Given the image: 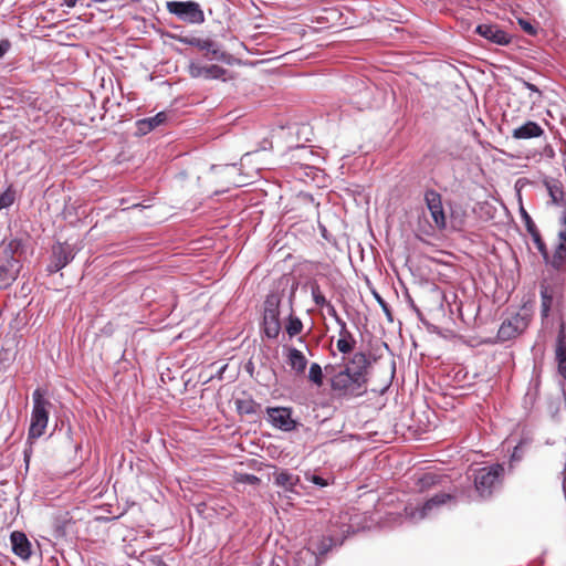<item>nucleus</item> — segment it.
<instances>
[{
	"mask_svg": "<svg viewBox=\"0 0 566 566\" xmlns=\"http://www.w3.org/2000/svg\"><path fill=\"white\" fill-rule=\"evenodd\" d=\"M370 360L363 352L355 353L343 366H326L331 389L338 397H361L368 389Z\"/></svg>",
	"mask_w": 566,
	"mask_h": 566,
	"instance_id": "f257e3e1",
	"label": "nucleus"
},
{
	"mask_svg": "<svg viewBox=\"0 0 566 566\" xmlns=\"http://www.w3.org/2000/svg\"><path fill=\"white\" fill-rule=\"evenodd\" d=\"M52 406V402L46 398V392L43 389L36 388L33 391L29 438L38 439L44 434Z\"/></svg>",
	"mask_w": 566,
	"mask_h": 566,
	"instance_id": "f03ea898",
	"label": "nucleus"
},
{
	"mask_svg": "<svg viewBox=\"0 0 566 566\" xmlns=\"http://www.w3.org/2000/svg\"><path fill=\"white\" fill-rule=\"evenodd\" d=\"M17 245L13 242L0 247V289H6L15 281L21 265L14 258Z\"/></svg>",
	"mask_w": 566,
	"mask_h": 566,
	"instance_id": "7ed1b4c3",
	"label": "nucleus"
},
{
	"mask_svg": "<svg viewBox=\"0 0 566 566\" xmlns=\"http://www.w3.org/2000/svg\"><path fill=\"white\" fill-rule=\"evenodd\" d=\"M503 474L504 467L500 463L479 469L474 476L478 493L483 497L491 495L493 490L501 484Z\"/></svg>",
	"mask_w": 566,
	"mask_h": 566,
	"instance_id": "20e7f679",
	"label": "nucleus"
},
{
	"mask_svg": "<svg viewBox=\"0 0 566 566\" xmlns=\"http://www.w3.org/2000/svg\"><path fill=\"white\" fill-rule=\"evenodd\" d=\"M280 304L281 297L275 293L268 295L264 302L263 332L268 338H276L281 332Z\"/></svg>",
	"mask_w": 566,
	"mask_h": 566,
	"instance_id": "39448f33",
	"label": "nucleus"
},
{
	"mask_svg": "<svg viewBox=\"0 0 566 566\" xmlns=\"http://www.w3.org/2000/svg\"><path fill=\"white\" fill-rule=\"evenodd\" d=\"M167 10L184 22L200 24L205 21V13L198 2L195 1H168Z\"/></svg>",
	"mask_w": 566,
	"mask_h": 566,
	"instance_id": "423d86ee",
	"label": "nucleus"
},
{
	"mask_svg": "<svg viewBox=\"0 0 566 566\" xmlns=\"http://www.w3.org/2000/svg\"><path fill=\"white\" fill-rule=\"evenodd\" d=\"M451 500L452 496L450 494H437L429 499L421 507L407 506L406 514L411 521L418 522L433 515L443 504Z\"/></svg>",
	"mask_w": 566,
	"mask_h": 566,
	"instance_id": "0eeeda50",
	"label": "nucleus"
},
{
	"mask_svg": "<svg viewBox=\"0 0 566 566\" xmlns=\"http://www.w3.org/2000/svg\"><path fill=\"white\" fill-rule=\"evenodd\" d=\"M528 319L525 316L516 314L504 321L497 332V338L501 342L510 340L526 329Z\"/></svg>",
	"mask_w": 566,
	"mask_h": 566,
	"instance_id": "6e6552de",
	"label": "nucleus"
},
{
	"mask_svg": "<svg viewBox=\"0 0 566 566\" xmlns=\"http://www.w3.org/2000/svg\"><path fill=\"white\" fill-rule=\"evenodd\" d=\"M188 72H189V75L193 78H199V77H202L205 80L221 78L223 81H226L224 75L227 74V70L219 65H216V64L206 65V64H202L197 61H191L189 63Z\"/></svg>",
	"mask_w": 566,
	"mask_h": 566,
	"instance_id": "1a4fd4ad",
	"label": "nucleus"
},
{
	"mask_svg": "<svg viewBox=\"0 0 566 566\" xmlns=\"http://www.w3.org/2000/svg\"><path fill=\"white\" fill-rule=\"evenodd\" d=\"M190 45L196 46L198 50L203 52V56L208 60H216L229 63L230 55L223 52L220 46L210 39H192Z\"/></svg>",
	"mask_w": 566,
	"mask_h": 566,
	"instance_id": "9d476101",
	"label": "nucleus"
},
{
	"mask_svg": "<svg viewBox=\"0 0 566 566\" xmlns=\"http://www.w3.org/2000/svg\"><path fill=\"white\" fill-rule=\"evenodd\" d=\"M424 200L436 227L438 229H444L447 220L440 193L434 190H428L424 195Z\"/></svg>",
	"mask_w": 566,
	"mask_h": 566,
	"instance_id": "9b49d317",
	"label": "nucleus"
},
{
	"mask_svg": "<svg viewBox=\"0 0 566 566\" xmlns=\"http://www.w3.org/2000/svg\"><path fill=\"white\" fill-rule=\"evenodd\" d=\"M269 421L277 429L291 431L295 427L291 409L284 407H269L266 409Z\"/></svg>",
	"mask_w": 566,
	"mask_h": 566,
	"instance_id": "f8f14e48",
	"label": "nucleus"
},
{
	"mask_svg": "<svg viewBox=\"0 0 566 566\" xmlns=\"http://www.w3.org/2000/svg\"><path fill=\"white\" fill-rule=\"evenodd\" d=\"M475 31L484 39L499 45H506L511 41V36L494 24H480L476 27Z\"/></svg>",
	"mask_w": 566,
	"mask_h": 566,
	"instance_id": "ddd939ff",
	"label": "nucleus"
},
{
	"mask_svg": "<svg viewBox=\"0 0 566 566\" xmlns=\"http://www.w3.org/2000/svg\"><path fill=\"white\" fill-rule=\"evenodd\" d=\"M74 259L73 249L66 243H60L53 249V263L51 271H59Z\"/></svg>",
	"mask_w": 566,
	"mask_h": 566,
	"instance_id": "4468645a",
	"label": "nucleus"
},
{
	"mask_svg": "<svg viewBox=\"0 0 566 566\" xmlns=\"http://www.w3.org/2000/svg\"><path fill=\"white\" fill-rule=\"evenodd\" d=\"M285 352L286 363L291 369L297 375L304 374L307 366L305 355L295 347H286Z\"/></svg>",
	"mask_w": 566,
	"mask_h": 566,
	"instance_id": "2eb2a0df",
	"label": "nucleus"
},
{
	"mask_svg": "<svg viewBox=\"0 0 566 566\" xmlns=\"http://www.w3.org/2000/svg\"><path fill=\"white\" fill-rule=\"evenodd\" d=\"M562 228L558 232L559 243L555 250L553 255L552 265L554 268H559L566 260V214H564L560 219Z\"/></svg>",
	"mask_w": 566,
	"mask_h": 566,
	"instance_id": "dca6fc26",
	"label": "nucleus"
},
{
	"mask_svg": "<svg viewBox=\"0 0 566 566\" xmlns=\"http://www.w3.org/2000/svg\"><path fill=\"white\" fill-rule=\"evenodd\" d=\"M10 539L13 553L22 559H28L31 555V545L27 536L21 532H13Z\"/></svg>",
	"mask_w": 566,
	"mask_h": 566,
	"instance_id": "f3484780",
	"label": "nucleus"
},
{
	"mask_svg": "<svg viewBox=\"0 0 566 566\" xmlns=\"http://www.w3.org/2000/svg\"><path fill=\"white\" fill-rule=\"evenodd\" d=\"M338 326H339V338L336 343L337 349L342 354H348L354 349L356 340H355L353 334L348 331L345 321H339Z\"/></svg>",
	"mask_w": 566,
	"mask_h": 566,
	"instance_id": "a211bd4d",
	"label": "nucleus"
},
{
	"mask_svg": "<svg viewBox=\"0 0 566 566\" xmlns=\"http://www.w3.org/2000/svg\"><path fill=\"white\" fill-rule=\"evenodd\" d=\"M273 476L274 483L287 492H295V486L300 483V476L287 470L275 472Z\"/></svg>",
	"mask_w": 566,
	"mask_h": 566,
	"instance_id": "6ab92c4d",
	"label": "nucleus"
},
{
	"mask_svg": "<svg viewBox=\"0 0 566 566\" xmlns=\"http://www.w3.org/2000/svg\"><path fill=\"white\" fill-rule=\"evenodd\" d=\"M544 130L542 127L535 122H527L524 125L513 129L512 136L515 139H528L534 137H539L543 135Z\"/></svg>",
	"mask_w": 566,
	"mask_h": 566,
	"instance_id": "aec40b11",
	"label": "nucleus"
},
{
	"mask_svg": "<svg viewBox=\"0 0 566 566\" xmlns=\"http://www.w3.org/2000/svg\"><path fill=\"white\" fill-rule=\"evenodd\" d=\"M556 360L558 363L559 374L566 379V342L563 326L557 337Z\"/></svg>",
	"mask_w": 566,
	"mask_h": 566,
	"instance_id": "412c9836",
	"label": "nucleus"
},
{
	"mask_svg": "<svg viewBox=\"0 0 566 566\" xmlns=\"http://www.w3.org/2000/svg\"><path fill=\"white\" fill-rule=\"evenodd\" d=\"M167 119V115L164 112L158 113L154 117L145 118L139 120L138 126L139 130H142L144 134L147 132L154 129L155 127L159 126Z\"/></svg>",
	"mask_w": 566,
	"mask_h": 566,
	"instance_id": "4be33fe9",
	"label": "nucleus"
},
{
	"mask_svg": "<svg viewBox=\"0 0 566 566\" xmlns=\"http://www.w3.org/2000/svg\"><path fill=\"white\" fill-rule=\"evenodd\" d=\"M291 312L293 311L291 310ZM285 331L291 338L301 334L303 331L302 321L297 316H294L293 313H291L285 324Z\"/></svg>",
	"mask_w": 566,
	"mask_h": 566,
	"instance_id": "5701e85b",
	"label": "nucleus"
},
{
	"mask_svg": "<svg viewBox=\"0 0 566 566\" xmlns=\"http://www.w3.org/2000/svg\"><path fill=\"white\" fill-rule=\"evenodd\" d=\"M541 295H542V315L544 317H547L548 312L552 306L553 296L547 286H542Z\"/></svg>",
	"mask_w": 566,
	"mask_h": 566,
	"instance_id": "b1692460",
	"label": "nucleus"
},
{
	"mask_svg": "<svg viewBox=\"0 0 566 566\" xmlns=\"http://www.w3.org/2000/svg\"><path fill=\"white\" fill-rule=\"evenodd\" d=\"M308 378L317 386H321L323 384L322 367L317 363H313L310 366Z\"/></svg>",
	"mask_w": 566,
	"mask_h": 566,
	"instance_id": "393cba45",
	"label": "nucleus"
},
{
	"mask_svg": "<svg viewBox=\"0 0 566 566\" xmlns=\"http://www.w3.org/2000/svg\"><path fill=\"white\" fill-rule=\"evenodd\" d=\"M237 406L239 411L245 415L255 413L259 407L253 400H238Z\"/></svg>",
	"mask_w": 566,
	"mask_h": 566,
	"instance_id": "a878e982",
	"label": "nucleus"
},
{
	"mask_svg": "<svg viewBox=\"0 0 566 566\" xmlns=\"http://www.w3.org/2000/svg\"><path fill=\"white\" fill-rule=\"evenodd\" d=\"M312 297L317 306H326L328 303L326 297L323 295L321 287L317 283H313L311 286Z\"/></svg>",
	"mask_w": 566,
	"mask_h": 566,
	"instance_id": "bb28decb",
	"label": "nucleus"
},
{
	"mask_svg": "<svg viewBox=\"0 0 566 566\" xmlns=\"http://www.w3.org/2000/svg\"><path fill=\"white\" fill-rule=\"evenodd\" d=\"M530 234H531L532 240H533L535 247L537 248V250L546 259L547 258V250H546L545 243L543 242V240L541 238V234H539L538 230H535V231L531 232Z\"/></svg>",
	"mask_w": 566,
	"mask_h": 566,
	"instance_id": "cd10ccee",
	"label": "nucleus"
},
{
	"mask_svg": "<svg viewBox=\"0 0 566 566\" xmlns=\"http://www.w3.org/2000/svg\"><path fill=\"white\" fill-rule=\"evenodd\" d=\"M14 196L11 191L7 190L0 195V210L8 208L13 203Z\"/></svg>",
	"mask_w": 566,
	"mask_h": 566,
	"instance_id": "c85d7f7f",
	"label": "nucleus"
},
{
	"mask_svg": "<svg viewBox=\"0 0 566 566\" xmlns=\"http://www.w3.org/2000/svg\"><path fill=\"white\" fill-rule=\"evenodd\" d=\"M521 213H522V218L525 222V226H526V229L528 231V233L537 230L535 223L533 222L532 218L527 214V212L522 208L521 209Z\"/></svg>",
	"mask_w": 566,
	"mask_h": 566,
	"instance_id": "c756f323",
	"label": "nucleus"
},
{
	"mask_svg": "<svg viewBox=\"0 0 566 566\" xmlns=\"http://www.w3.org/2000/svg\"><path fill=\"white\" fill-rule=\"evenodd\" d=\"M306 479L318 486H326L328 484L324 478L316 474H308Z\"/></svg>",
	"mask_w": 566,
	"mask_h": 566,
	"instance_id": "7c9ffc66",
	"label": "nucleus"
},
{
	"mask_svg": "<svg viewBox=\"0 0 566 566\" xmlns=\"http://www.w3.org/2000/svg\"><path fill=\"white\" fill-rule=\"evenodd\" d=\"M521 28L528 34L533 35L536 33V29L532 25L531 22L525 20H520Z\"/></svg>",
	"mask_w": 566,
	"mask_h": 566,
	"instance_id": "2f4dec72",
	"label": "nucleus"
},
{
	"mask_svg": "<svg viewBox=\"0 0 566 566\" xmlns=\"http://www.w3.org/2000/svg\"><path fill=\"white\" fill-rule=\"evenodd\" d=\"M11 42L8 39H3L0 41V59L4 56V54L10 50Z\"/></svg>",
	"mask_w": 566,
	"mask_h": 566,
	"instance_id": "473e14b6",
	"label": "nucleus"
},
{
	"mask_svg": "<svg viewBox=\"0 0 566 566\" xmlns=\"http://www.w3.org/2000/svg\"><path fill=\"white\" fill-rule=\"evenodd\" d=\"M326 307H327V311H328V314L335 318L336 323L339 324V321H344L343 318L339 317V315L337 314V311L336 308L334 307L333 304H331L329 302L326 304Z\"/></svg>",
	"mask_w": 566,
	"mask_h": 566,
	"instance_id": "72a5a7b5",
	"label": "nucleus"
},
{
	"mask_svg": "<svg viewBox=\"0 0 566 566\" xmlns=\"http://www.w3.org/2000/svg\"><path fill=\"white\" fill-rule=\"evenodd\" d=\"M376 297H377L380 306L382 307L384 312L386 313V315L388 317H390V311H389L387 303L379 295H376Z\"/></svg>",
	"mask_w": 566,
	"mask_h": 566,
	"instance_id": "f704fd0d",
	"label": "nucleus"
},
{
	"mask_svg": "<svg viewBox=\"0 0 566 566\" xmlns=\"http://www.w3.org/2000/svg\"><path fill=\"white\" fill-rule=\"evenodd\" d=\"M245 481L249 482V483L254 484V483L259 482L260 480L255 475L248 474V475H245Z\"/></svg>",
	"mask_w": 566,
	"mask_h": 566,
	"instance_id": "c9c22d12",
	"label": "nucleus"
},
{
	"mask_svg": "<svg viewBox=\"0 0 566 566\" xmlns=\"http://www.w3.org/2000/svg\"><path fill=\"white\" fill-rule=\"evenodd\" d=\"M524 85H525V87H526V88H528L530 91H532V92H534V93L539 94L538 88H537L534 84L528 83V82H524Z\"/></svg>",
	"mask_w": 566,
	"mask_h": 566,
	"instance_id": "e433bc0d",
	"label": "nucleus"
},
{
	"mask_svg": "<svg viewBox=\"0 0 566 566\" xmlns=\"http://www.w3.org/2000/svg\"><path fill=\"white\" fill-rule=\"evenodd\" d=\"M295 289H296V287H293V289H292V295H291V297L295 294Z\"/></svg>",
	"mask_w": 566,
	"mask_h": 566,
	"instance_id": "4c0bfd02",
	"label": "nucleus"
}]
</instances>
